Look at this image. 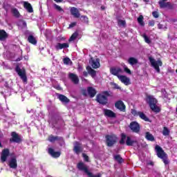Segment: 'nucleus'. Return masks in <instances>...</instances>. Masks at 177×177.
<instances>
[{"label":"nucleus","mask_w":177,"mask_h":177,"mask_svg":"<svg viewBox=\"0 0 177 177\" xmlns=\"http://www.w3.org/2000/svg\"><path fill=\"white\" fill-rule=\"evenodd\" d=\"M147 100L149 103V106L152 111L154 113H160L161 111V108L157 106V100L153 95H148L147 97Z\"/></svg>","instance_id":"f257e3e1"},{"label":"nucleus","mask_w":177,"mask_h":177,"mask_svg":"<svg viewBox=\"0 0 177 177\" xmlns=\"http://www.w3.org/2000/svg\"><path fill=\"white\" fill-rule=\"evenodd\" d=\"M156 150V153L158 157L159 158H162L163 160V162L165 165L168 164V159L167 158V154H165V152H164V150H162V148H161L160 146L156 145L155 147Z\"/></svg>","instance_id":"f03ea898"},{"label":"nucleus","mask_w":177,"mask_h":177,"mask_svg":"<svg viewBox=\"0 0 177 177\" xmlns=\"http://www.w3.org/2000/svg\"><path fill=\"white\" fill-rule=\"evenodd\" d=\"M127 146H133V145H138V142L136 140H133L131 139V137L125 136V134H122V139L120 140L121 145H124L125 143Z\"/></svg>","instance_id":"7ed1b4c3"},{"label":"nucleus","mask_w":177,"mask_h":177,"mask_svg":"<svg viewBox=\"0 0 177 177\" xmlns=\"http://www.w3.org/2000/svg\"><path fill=\"white\" fill-rule=\"evenodd\" d=\"M149 62H150L152 67H153V68H155V70L157 71V73H160V67H161V66H162V62H161V60H160V59H158V61H156V59H154L151 57H149Z\"/></svg>","instance_id":"20e7f679"},{"label":"nucleus","mask_w":177,"mask_h":177,"mask_svg":"<svg viewBox=\"0 0 177 177\" xmlns=\"http://www.w3.org/2000/svg\"><path fill=\"white\" fill-rule=\"evenodd\" d=\"M77 168L80 171H83L86 175H88V177H100V174H97L96 176H92V174L88 171V167H86V165H85L83 162H80L77 164Z\"/></svg>","instance_id":"39448f33"},{"label":"nucleus","mask_w":177,"mask_h":177,"mask_svg":"<svg viewBox=\"0 0 177 177\" xmlns=\"http://www.w3.org/2000/svg\"><path fill=\"white\" fill-rule=\"evenodd\" d=\"M107 96H109V93L105 92L104 94H100L97 96V101L100 104H106L107 103Z\"/></svg>","instance_id":"423d86ee"},{"label":"nucleus","mask_w":177,"mask_h":177,"mask_svg":"<svg viewBox=\"0 0 177 177\" xmlns=\"http://www.w3.org/2000/svg\"><path fill=\"white\" fill-rule=\"evenodd\" d=\"M16 71L17 74L19 75V77L21 78V80H23L24 82H26L27 77L26 76V69L24 68L20 69V68L17 66L16 68Z\"/></svg>","instance_id":"0eeeda50"},{"label":"nucleus","mask_w":177,"mask_h":177,"mask_svg":"<svg viewBox=\"0 0 177 177\" xmlns=\"http://www.w3.org/2000/svg\"><path fill=\"white\" fill-rule=\"evenodd\" d=\"M8 165L10 168H12V169L17 168V160L16 159V156H11L10 159L8 160Z\"/></svg>","instance_id":"6e6552de"},{"label":"nucleus","mask_w":177,"mask_h":177,"mask_svg":"<svg viewBox=\"0 0 177 177\" xmlns=\"http://www.w3.org/2000/svg\"><path fill=\"white\" fill-rule=\"evenodd\" d=\"M129 127L133 132L139 133V131H140V126L139 125L138 122H133L130 124Z\"/></svg>","instance_id":"1a4fd4ad"},{"label":"nucleus","mask_w":177,"mask_h":177,"mask_svg":"<svg viewBox=\"0 0 177 177\" xmlns=\"http://www.w3.org/2000/svg\"><path fill=\"white\" fill-rule=\"evenodd\" d=\"M118 80L124 85H131V80L125 75H118Z\"/></svg>","instance_id":"9d476101"},{"label":"nucleus","mask_w":177,"mask_h":177,"mask_svg":"<svg viewBox=\"0 0 177 177\" xmlns=\"http://www.w3.org/2000/svg\"><path fill=\"white\" fill-rule=\"evenodd\" d=\"M106 143L108 146H113L115 142H117V137L115 136H107L106 137Z\"/></svg>","instance_id":"9b49d317"},{"label":"nucleus","mask_w":177,"mask_h":177,"mask_svg":"<svg viewBox=\"0 0 177 177\" xmlns=\"http://www.w3.org/2000/svg\"><path fill=\"white\" fill-rule=\"evenodd\" d=\"M110 73L113 75H115L116 77H118L120 74H122V69L120 67H113L110 68Z\"/></svg>","instance_id":"f8f14e48"},{"label":"nucleus","mask_w":177,"mask_h":177,"mask_svg":"<svg viewBox=\"0 0 177 177\" xmlns=\"http://www.w3.org/2000/svg\"><path fill=\"white\" fill-rule=\"evenodd\" d=\"M89 63L93 68H99L100 67V62L99 59L91 58L89 61Z\"/></svg>","instance_id":"ddd939ff"},{"label":"nucleus","mask_w":177,"mask_h":177,"mask_svg":"<svg viewBox=\"0 0 177 177\" xmlns=\"http://www.w3.org/2000/svg\"><path fill=\"white\" fill-rule=\"evenodd\" d=\"M9 157V149H6L2 151L1 155V160L2 162H5L8 158Z\"/></svg>","instance_id":"4468645a"},{"label":"nucleus","mask_w":177,"mask_h":177,"mask_svg":"<svg viewBox=\"0 0 177 177\" xmlns=\"http://www.w3.org/2000/svg\"><path fill=\"white\" fill-rule=\"evenodd\" d=\"M74 151L76 153V154H80L82 151V147L81 146V144L80 142H75L74 144Z\"/></svg>","instance_id":"2eb2a0df"},{"label":"nucleus","mask_w":177,"mask_h":177,"mask_svg":"<svg viewBox=\"0 0 177 177\" xmlns=\"http://www.w3.org/2000/svg\"><path fill=\"white\" fill-rule=\"evenodd\" d=\"M48 153L52 156L54 158H57L60 157V151H55V150L52 148L48 149Z\"/></svg>","instance_id":"dca6fc26"},{"label":"nucleus","mask_w":177,"mask_h":177,"mask_svg":"<svg viewBox=\"0 0 177 177\" xmlns=\"http://www.w3.org/2000/svg\"><path fill=\"white\" fill-rule=\"evenodd\" d=\"M104 113L106 117H109L110 118H115V113L109 109H104Z\"/></svg>","instance_id":"f3484780"},{"label":"nucleus","mask_w":177,"mask_h":177,"mask_svg":"<svg viewBox=\"0 0 177 177\" xmlns=\"http://www.w3.org/2000/svg\"><path fill=\"white\" fill-rule=\"evenodd\" d=\"M115 106L116 109L121 110V111H124V110H125V104H124V102L122 101H118L115 104Z\"/></svg>","instance_id":"a211bd4d"},{"label":"nucleus","mask_w":177,"mask_h":177,"mask_svg":"<svg viewBox=\"0 0 177 177\" xmlns=\"http://www.w3.org/2000/svg\"><path fill=\"white\" fill-rule=\"evenodd\" d=\"M55 49H57V50H59L60 49H64L66 48H68V43H64V44H61V43H57L55 46Z\"/></svg>","instance_id":"6ab92c4d"},{"label":"nucleus","mask_w":177,"mask_h":177,"mask_svg":"<svg viewBox=\"0 0 177 177\" xmlns=\"http://www.w3.org/2000/svg\"><path fill=\"white\" fill-rule=\"evenodd\" d=\"M12 139L10 140L12 142H16L17 143H19L20 142V137L16 132H12L11 133Z\"/></svg>","instance_id":"aec40b11"},{"label":"nucleus","mask_w":177,"mask_h":177,"mask_svg":"<svg viewBox=\"0 0 177 177\" xmlns=\"http://www.w3.org/2000/svg\"><path fill=\"white\" fill-rule=\"evenodd\" d=\"M69 77L74 84H78V82H80V80L78 79V76L77 75L71 73L69 74Z\"/></svg>","instance_id":"412c9836"},{"label":"nucleus","mask_w":177,"mask_h":177,"mask_svg":"<svg viewBox=\"0 0 177 177\" xmlns=\"http://www.w3.org/2000/svg\"><path fill=\"white\" fill-rule=\"evenodd\" d=\"M71 15H73V16H74V17H80V11H78V9H77L76 8H71Z\"/></svg>","instance_id":"4be33fe9"},{"label":"nucleus","mask_w":177,"mask_h":177,"mask_svg":"<svg viewBox=\"0 0 177 177\" xmlns=\"http://www.w3.org/2000/svg\"><path fill=\"white\" fill-rule=\"evenodd\" d=\"M88 93L91 96V97H93L95 95H96V90L93 87H88L87 88Z\"/></svg>","instance_id":"5701e85b"},{"label":"nucleus","mask_w":177,"mask_h":177,"mask_svg":"<svg viewBox=\"0 0 177 177\" xmlns=\"http://www.w3.org/2000/svg\"><path fill=\"white\" fill-rule=\"evenodd\" d=\"M8 38V34L5 30H0V41H5V39Z\"/></svg>","instance_id":"b1692460"},{"label":"nucleus","mask_w":177,"mask_h":177,"mask_svg":"<svg viewBox=\"0 0 177 177\" xmlns=\"http://www.w3.org/2000/svg\"><path fill=\"white\" fill-rule=\"evenodd\" d=\"M128 63L131 64V66H134L135 64H138V59L135 57H130L127 60Z\"/></svg>","instance_id":"393cba45"},{"label":"nucleus","mask_w":177,"mask_h":177,"mask_svg":"<svg viewBox=\"0 0 177 177\" xmlns=\"http://www.w3.org/2000/svg\"><path fill=\"white\" fill-rule=\"evenodd\" d=\"M86 70L88 74H90L93 78H95V75H96V71L92 69V68H91L90 66H87Z\"/></svg>","instance_id":"a878e982"},{"label":"nucleus","mask_w":177,"mask_h":177,"mask_svg":"<svg viewBox=\"0 0 177 177\" xmlns=\"http://www.w3.org/2000/svg\"><path fill=\"white\" fill-rule=\"evenodd\" d=\"M24 6L28 10V12H29V13H32V7L31 6V4L24 2Z\"/></svg>","instance_id":"bb28decb"},{"label":"nucleus","mask_w":177,"mask_h":177,"mask_svg":"<svg viewBox=\"0 0 177 177\" xmlns=\"http://www.w3.org/2000/svg\"><path fill=\"white\" fill-rule=\"evenodd\" d=\"M58 97L63 103H68L70 102V100H68V98L64 95H59Z\"/></svg>","instance_id":"cd10ccee"},{"label":"nucleus","mask_w":177,"mask_h":177,"mask_svg":"<svg viewBox=\"0 0 177 177\" xmlns=\"http://www.w3.org/2000/svg\"><path fill=\"white\" fill-rule=\"evenodd\" d=\"M159 5L161 8H168V6H171V3H169V2L165 3V1H159Z\"/></svg>","instance_id":"c85d7f7f"},{"label":"nucleus","mask_w":177,"mask_h":177,"mask_svg":"<svg viewBox=\"0 0 177 177\" xmlns=\"http://www.w3.org/2000/svg\"><path fill=\"white\" fill-rule=\"evenodd\" d=\"M137 115H139V117L141 118L142 120H144V121H149V118L146 117V115L143 113V112H138Z\"/></svg>","instance_id":"c756f323"},{"label":"nucleus","mask_w":177,"mask_h":177,"mask_svg":"<svg viewBox=\"0 0 177 177\" xmlns=\"http://www.w3.org/2000/svg\"><path fill=\"white\" fill-rule=\"evenodd\" d=\"M28 41L33 45L37 44V39H35V37H34L32 35H30L28 37Z\"/></svg>","instance_id":"7c9ffc66"},{"label":"nucleus","mask_w":177,"mask_h":177,"mask_svg":"<svg viewBox=\"0 0 177 177\" xmlns=\"http://www.w3.org/2000/svg\"><path fill=\"white\" fill-rule=\"evenodd\" d=\"M145 138H146V139H147V140H151V142H153V140H154V136H153V135H151L149 132L146 133Z\"/></svg>","instance_id":"2f4dec72"},{"label":"nucleus","mask_w":177,"mask_h":177,"mask_svg":"<svg viewBox=\"0 0 177 177\" xmlns=\"http://www.w3.org/2000/svg\"><path fill=\"white\" fill-rule=\"evenodd\" d=\"M137 20L140 26H145V22H143V15H140Z\"/></svg>","instance_id":"473e14b6"},{"label":"nucleus","mask_w":177,"mask_h":177,"mask_svg":"<svg viewBox=\"0 0 177 177\" xmlns=\"http://www.w3.org/2000/svg\"><path fill=\"white\" fill-rule=\"evenodd\" d=\"M142 38H144L145 41L147 44H151V40H150V38L146 35V34L142 35Z\"/></svg>","instance_id":"72a5a7b5"},{"label":"nucleus","mask_w":177,"mask_h":177,"mask_svg":"<svg viewBox=\"0 0 177 177\" xmlns=\"http://www.w3.org/2000/svg\"><path fill=\"white\" fill-rule=\"evenodd\" d=\"M12 12L14 16H15V17H19V16H20V13L19 12V10H17V9L16 8H13L12 10Z\"/></svg>","instance_id":"f704fd0d"},{"label":"nucleus","mask_w":177,"mask_h":177,"mask_svg":"<svg viewBox=\"0 0 177 177\" xmlns=\"http://www.w3.org/2000/svg\"><path fill=\"white\" fill-rule=\"evenodd\" d=\"M77 37H78V32H75L71 35V38L69 39V42H71V41H74V39H75Z\"/></svg>","instance_id":"c9c22d12"},{"label":"nucleus","mask_w":177,"mask_h":177,"mask_svg":"<svg viewBox=\"0 0 177 177\" xmlns=\"http://www.w3.org/2000/svg\"><path fill=\"white\" fill-rule=\"evenodd\" d=\"M71 59L68 57H66L64 59V64H68V66L71 65Z\"/></svg>","instance_id":"e433bc0d"},{"label":"nucleus","mask_w":177,"mask_h":177,"mask_svg":"<svg viewBox=\"0 0 177 177\" xmlns=\"http://www.w3.org/2000/svg\"><path fill=\"white\" fill-rule=\"evenodd\" d=\"M162 134L164 136H168V135H169V129L167 127H164Z\"/></svg>","instance_id":"4c0bfd02"},{"label":"nucleus","mask_w":177,"mask_h":177,"mask_svg":"<svg viewBox=\"0 0 177 177\" xmlns=\"http://www.w3.org/2000/svg\"><path fill=\"white\" fill-rule=\"evenodd\" d=\"M114 159L118 161V162H122L123 160L122 158L120 155H115L114 156Z\"/></svg>","instance_id":"58836bf2"},{"label":"nucleus","mask_w":177,"mask_h":177,"mask_svg":"<svg viewBox=\"0 0 177 177\" xmlns=\"http://www.w3.org/2000/svg\"><path fill=\"white\" fill-rule=\"evenodd\" d=\"M123 69H124V71H125V73H127V74H132V72L131 71V70L129 68H128V66H127V65H124L123 66Z\"/></svg>","instance_id":"ea45409f"},{"label":"nucleus","mask_w":177,"mask_h":177,"mask_svg":"<svg viewBox=\"0 0 177 177\" xmlns=\"http://www.w3.org/2000/svg\"><path fill=\"white\" fill-rule=\"evenodd\" d=\"M118 23L120 27H124L127 24L124 20H118Z\"/></svg>","instance_id":"a19ab883"},{"label":"nucleus","mask_w":177,"mask_h":177,"mask_svg":"<svg viewBox=\"0 0 177 177\" xmlns=\"http://www.w3.org/2000/svg\"><path fill=\"white\" fill-rule=\"evenodd\" d=\"M81 20L82 21H83V23H88L89 21L88 17H86V16H82Z\"/></svg>","instance_id":"79ce46f5"},{"label":"nucleus","mask_w":177,"mask_h":177,"mask_svg":"<svg viewBox=\"0 0 177 177\" xmlns=\"http://www.w3.org/2000/svg\"><path fill=\"white\" fill-rule=\"evenodd\" d=\"M54 8L58 10L59 12H63V8H62V7H60L59 6H57V4L54 5Z\"/></svg>","instance_id":"37998d69"},{"label":"nucleus","mask_w":177,"mask_h":177,"mask_svg":"<svg viewBox=\"0 0 177 177\" xmlns=\"http://www.w3.org/2000/svg\"><path fill=\"white\" fill-rule=\"evenodd\" d=\"M56 139H57V138L53 137V136H50V137H48L49 142H55V140H56Z\"/></svg>","instance_id":"c03bdc74"},{"label":"nucleus","mask_w":177,"mask_h":177,"mask_svg":"<svg viewBox=\"0 0 177 177\" xmlns=\"http://www.w3.org/2000/svg\"><path fill=\"white\" fill-rule=\"evenodd\" d=\"M112 86L114 88V89H121V87H120V86H118V84L115 83H113Z\"/></svg>","instance_id":"a18cd8bd"},{"label":"nucleus","mask_w":177,"mask_h":177,"mask_svg":"<svg viewBox=\"0 0 177 177\" xmlns=\"http://www.w3.org/2000/svg\"><path fill=\"white\" fill-rule=\"evenodd\" d=\"M152 15L153 16V17L157 19L158 17V12H157V11L153 12Z\"/></svg>","instance_id":"49530a36"},{"label":"nucleus","mask_w":177,"mask_h":177,"mask_svg":"<svg viewBox=\"0 0 177 177\" xmlns=\"http://www.w3.org/2000/svg\"><path fill=\"white\" fill-rule=\"evenodd\" d=\"M82 156H83V158H84V161H87V162L89 161V157H88L86 154L83 153Z\"/></svg>","instance_id":"de8ad7c7"},{"label":"nucleus","mask_w":177,"mask_h":177,"mask_svg":"<svg viewBox=\"0 0 177 177\" xmlns=\"http://www.w3.org/2000/svg\"><path fill=\"white\" fill-rule=\"evenodd\" d=\"M77 26V22H73L69 25V28H73V27H75Z\"/></svg>","instance_id":"09e8293b"},{"label":"nucleus","mask_w":177,"mask_h":177,"mask_svg":"<svg viewBox=\"0 0 177 177\" xmlns=\"http://www.w3.org/2000/svg\"><path fill=\"white\" fill-rule=\"evenodd\" d=\"M149 26H151V27H153L154 26V21H151L149 22Z\"/></svg>","instance_id":"8fccbe9b"},{"label":"nucleus","mask_w":177,"mask_h":177,"mask_svg":"<svg viewBox=\"0 0 177 177\" xmlns=\"http://www.w3.org/2000/svg\"><path fill=\"white\" fill-rule=\"evenodd\" d=\"M55 2H57V3H60V2H63V0H54Z\"/></svg>","instance_id":"3c124183"},{"label":"nucleus","mask_w":177,"mask_h":177,"mask_svg":"<svg viewBox=\"0 0 177 177\" xmlns=\"http://www.w3.org/2000/svg\"><path fill=\"white\" fill-rule=\"evenodd\" d=\"M131 113H132V114H133V115H136V111H135V110H132Z\"/></svg>","instance_id":"603ef678"},{"label":"nucleus","mask_w":177,"mask_h":177,"mask_svg":"<svg viewBox=\"0 0 177 177\" xmlns=\"http://www.w3.org/2000/svg\"><path fill=\"white\" fill-rule=\"evenodd\" d=\"M158 28L162 29V25L159 24L158 25Z\"/></svg>","instance_id":"864d4df0"},{"label":"nucleus","mask_w":177,"mask_h":177,"mask_svg":"<svg viewBox=\"0 0 177 177\" xmlns=\"http://www.w3.org/2000/svg\"><path fill=\"white\" fill-rule=\"evenodd\" d=\"M83 75H84V77H86V75H88V73L84 71L83 73Z\"/></svg>","instance_id":"5fc2aeb1"},{"label":"nucleus","mask_w":177,"mask_h":177,"mask_svg":"<svg viewBox=\"0 0 177 177\" xmlns=\"http://www.w3.org/2000/svg\"><path fill=\"white\" fill-rule=\"evenodd\" d=\"M160 2H167V0H161Z\"/></svg>","instance_id":"6e6d98bb"},{"label":"nucleus","mask_w":177,"mask_h":177,"mask_svg":"<svg viewBox=\"0 0 177 177\" xmlns=\"http://www.w3.org/2000/svg\"><path fill=\"white\" fill-rule=\"evenodd\" d=\"M145 2H149V0H144Z\"/></svg>","instance_id":"4d7b16f0"},{"label":"nucleus","mask_w":177,"mask_h":177,"mask_svg":"<svg viewBox=\"0 0 177 177\" xmlns=\"http://www.w3.org/2000/svg\"><path fill=\"white\" fill-rule=\"evenodd\" d=\"M0 147H2V144L0 142Z\"/></svg>","instance_id":"13d9d810"},{"label":"nucleus","mask_w":177,"mask_h":177,"mask_svg":"<svg viewBox=\"0 0 177 177\" xmlns=\"http://www.w3.org/2000/svg\"><path fill=\"white\" fill-rule=\"evenodd\" d=\"M176 73H177V69L176 70Z\"/></svg>","instance_id":"bf43d9fd"}]
</instances>
